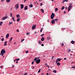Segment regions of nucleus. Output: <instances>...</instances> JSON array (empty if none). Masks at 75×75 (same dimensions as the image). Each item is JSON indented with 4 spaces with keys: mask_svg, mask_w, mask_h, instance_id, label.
Masks as SVG:
<instances>
[{
    "mask_svg": "<svg viewBox=\"0 0 75 75\" xmlns=\"http://www.w3.org/2000/svg\"><path fill=\"white\" fill-rule=\"evenodd\" d=\"M6 53V50L4 49H3L1 51V54H0V55H2V56H3L4 55V54Z\"/></svg>",
    "mask_w": 75,
    "mask_h": 75,
    "instance_id": "obj_1",
    "label": "nucleus"
},
{
    "mask_svg": "<svg viewBox=\"0 0 75 75\" xmlns=\"http://www.w3.org/2000/svg\"><path fill=\"white\" fill-rule=\"evenodd\" d=\"M55 16V14L53 13H52L51 16V19H53Z\"/></svg>",
    "mask_w": 75,
    "mask_h": 75,
    "instance_id": "obj_2",
    "label": "nucleus"
},
{
    "mask_svg": "<svg viewBox=\"0 0 75 75\" xmlns=\"http://www.w3.org/2000/svg\"><path fill=\"white\" fill-rule=\"evenodd\" d=\"M71 8H72V6L69 5L68 8V11H69L71 10Z\"/></svg>",
    "mask_w": 75,
    "mask_h": 75,
    "instance_id": "obj_3",
    "label": "nucleus"
},
{
    "mask_svg": "<svg viewBox=\"0 0 75 75\" xmlns=\"http://www.w3.org/2000/svg\"><path fill=\"white\" fill-rule=\"evenodd\" d=\"M7 18H8V16H7L4 17L2 18L1 20H6V19H7Z\"/></svg>",
    "mask_w": 75,
    "mask_h": 75,
    "instance_id": "obj_4",
    "label": "nucleus"
},
{
    "mask_svg": "<svg viewBox=\"0 0 75 75\" xmlns=\"http://www.w3.org/2000/svg\"><path fill=\"white\" fill-rule=\"evenodd\" d=\"M15 6L16 7V8H17V9L19 7V4H18V3Z\"/></svg>",
    "mask_w": 75,
    "mask_h": 75,
    "instance_id": "obj_5",
    "label": "nucleus"
},
{
    "mask_svg": "<svg viewBox=\"0 0 75 75\" xmlns=\"http://www.w3.org/2000/svg\"><path fill=\"white\" fill-rule=\"evenodd\" d=\"M40 61H41V60L40 59H38L36 61V64H39L40 62Z\"/></svg>",
    "mask_w": 75,
    "mask_h": 75,
    "instance_id": "obj_6",
    "label": "nucleus"
},
{
    "mask_svg": "<svg viewBox=\"0 0 75 75\" xmlns=\"http://www.w3.org/2000/svg\"><path fill=\"white\" fill-rule=\"evenodd\" d=\"M61 60V59H59V58H58L56 59V62L57 63V62H58V61H60Z\"/></svg>",
    "mask_w": 75,
    "mask_h": 75,
    "instance_id": "obj_7",
    "label": "nucleus"
},
{
    "mask_svg": "<svg viewBox=\"0 0 75 75\" xmlns=\"http://www.w3.org/2000/svg\"><path fill=\"white\" fill-rule=\"evenodd\" d=\"M20 6H21V9H23V8H24V5L23 4L22 5V4H21L20 5Z\"/></svg>",
    "mask_w": 75,
    "mask_h": 75,
    "instance_id": "obj_8",
    "label": "nucleus"
},
{
    "mask_svg": "<svg viewBox=\"0 0 75 75\" xmlns=\"http://www.w3.org/2000/svg\"><path fill=\"white\" fill-rule=\"evenodd\" d=\"M52 24H55V20L54 19H53L51 21Z\"/></svg>",
    "mask_w": 75,
    "mask_h": 75,
    "instance_id": "obj_9",
    "label": "nucleus"
},
{
    "mask_svg": "<svg viewBox=\"0 0 75 75\" xmlns=\"http://www.w3.org/2000/svg\"><path fill=\"white\" fill-rule=\"evenodd\" d=\"M35 27H36V25H33L32 27V28L33 30H34L35 29Z\"/></svg>",
    "mask_w": 75,
    "mask_h": 75,
    "instance_id": "obj_10",
    "label": "nucleus"
},
{
    "mask_svg": "<svg viewBox=\"0 0 75 75\" xmlns=\"http://www.w3.org/2000/svg\"><path fill=\"white\" fill-rule=\"evenodd\" d=\"M9 37V34H7L6 35V38H8Z\"/></svg>",
    "mask_w": 75,
    "mask_h": 75,
    "instance_id": "obj_11",
    "label": "nucleus"
},
{
    "mask_svg": "<svg viewBox=\"0 0 75 75\" xmlns=\"http://www.w3.org/2000/svg\"><path fill=\"white\" fill-rule=\"evenodd\" d=\"M28 9V8H27V6H26L25 7H24V10H27Z\"/></svg>",
    "mask_w": 75,
    "mask_h": 75,
    "instance_id": "obj_12",
    "label": "nucleus"
},
{
    "mask_svg": "<svg viewBox=\"0 0 75 75\" xmlns=\"http://www.w3.org/2000/svg\"><path fill=\"white\" fill-rule=\"evenodd\" d=\"M44 39H45V38L42 37L41 38V41H44Z\"/></svg>",
    "mask_w": 75,
    "mask_h": 75,
    "instance_id": "obj_13",
    "label": "nucleus"
},
{
    "mask_svg": "<svg viewBox=\"0 0 75 75\" xmlns=\"http://www.w3.org/2000/svg\"><path fill=\"white\" fill-rule=\"evenodd\" d=\"M4 45L5 46L7 45V41H5L4 43Z\"/></svg>",
    "mask_w": 75,
    "mask_h": 75,
    "instance_id": "obj_14",
    "label": "nucleus"
},
{
    "mask_svg": "<svg viewBox=\"0 0 75 75\" xmlns=\"http://www.w3.org/2000/svg\"><path fill=\"white\" fill-rule=\"evenodd\" d=\"M71 44H74V43H75V42L73 40H72L71 42Z\"/></svg>",
    "mask_w": 75,
    "mask_h": 75,
    "instance_id": "obj_15",
    "label": "nucleus"
},
{
    "mask_svg": "<svg viewBox=\"0 0 75 75\" xmlns=\"http://www.w3.org/2000/svg\"><path fill=\"white\" fill-rule=\"evenodd\" d=\"M19 60H20V59H19V58L16 59H15L14 60V62H15V61H19Z\"/></svg>",
    "mask_w": 75,
    "mask_h": 75,
    "instance_id": "obj_16",
    "label": "nucleus"
},
{
    "mask_svg": "<svg viewBox=\"0 0 75 75\" xmlns=\"http://www.w3.org/2000/svg\"><path fill=\"white\" fill-rule=\"evenodd\" d=\"M41 12H42V13H44V10H43L42 9H41Z\"/></svg>",
    "mask_w": 75,
    "mask_h": 75,
    "instance_id": "obj_17",
    "label": "nucleus"
},
{
    "mask_svg": "<svg viewBox=\"0 0 75 75\" xmlns=\"http://www.w3.org/2000/svg\"><path fill=\"white\" fill-rule=\"evenodd\" d=\"M13 40V37H11V38H10V40L9 41L10 42H11V40Z\"/></svg>",
    "mask_w": 75,
    "mask_h": 75,
    "instance_id": "obj_18",
    "label": "nucleus"
},
{
    "mask_svg": "<svg viewBox=\"0 0 75 75\" xmlns=\"http://www.w3.org/2000/svg\"><path fill=\"white\" fill-rule=\"evenodd\" d=\"M64 8H65L64 6H63L61 8V10H63Z\"/></svg>",
    "mask_w": 75,
    "mask_h": 75,
    "instance_id": "obj_19",
    "label": "nucleus"
},
{
    "mask_svg": "<svg viewBox=\"0 0 75 75\" xmlns=\"http://www.w3.org/2000/svg\"><path fill=\"white\" fill-rule=\"evenodd\" d=\"M20 15L18 14L17 15H16V17H17V18H19V17H20Z\"/></svg>",
    "mask_w": 75,
    "mask_h": 75,
    "instance_id": "obj_20",
    "label": "nucleus"
},
{
    "mask_svg": "<svg viewBox=\"0 0 75 75\" xmlns=\"http://www.w3.org/2000/svg\"><path fill=\"white\" fill-rule=\"evenodd\" d=\"M20 20V18H18L17 20V21H18H18H19Z\"/></svg>",
    "mask_w": 75,
    "mask_h": 75,
    "instance_id": "obj_21",
    "label": "nucleus"
},
{
    "mask_svg": "<svg viewBox=\"0 0 75 75\" xmlns=\"http://www.w3.org/2000/svg\"><path fill=\"white\" fill-rule=\"evenodd\" d=\"M2 24H3V22H0V25H2Z\"/></svg>",
    "mask_w": 75,
    "mask_h": 75,
    "instance_id": "obj_22",
    "label": "nucleus"
},
{
    "mask_svg": "<svg viewBox=\"0 0 75 75\" xmlns=\"http://www.w3.org/2000/svg\"><path fill=\"white\" fill-rule=\"evenodd\" d=\"M6 1L7 3H9L10 2V0H6Z\"/></svg>",
    "mask_w": 75,
    "mask_h": 75,
    "instance_id": "obj_23",
    "label": "nucleus"
},
{
    "mask_svg": "<svg viewBox=\"0 0 75 75\" xmlns=\"http://www.w3.org/2000/svg\"><path fill=\"white\" fill-rule=\"evenodd\" d=\"M58 8H56L55 9V12L57 11H58Z\"/></svg>",
    "mask_w": 75,
    "mask_h": 75,
    "instance_id": "obj_24",
    "label": "nucleus"
},
{
    "mask_svg": "<svg viewBox=\"0 0 75 75\" xmlns=\"http://www.w3.org/2000/svg\"><path fill=\"white\" fill-rule=\"evenodd\" d=\"M57 65H58V66H59V65H60V63H59V62H57Z\"/></svg>",
    "mask_w": 75,
    "mask_h": 75,
    "instance_id": "obj_25",
    "label": "nucleus"
},
{
    "mask_svg": "<svg viewBox=\"0 0 75 75\" xmlns=\"http://www.w3.org/2000/svg\"><path fill=\"white\" fill-rule=\"evenodd\" d=\"M50 38H51V37H47V39L48 40H50Z\"/></svg>",
    "mask_w": 75,
    "mask_h": 75,
    "instance_id": "obj_26",
    "label": "nucleus"
},
{
    "mask_svg": "<svg viewBox=\"0 0 75 75\" xmlns=\"http://www.w3.org/2000/svg\"><path fill=\"white\" fill-rule=\"evenodd\" d=\"M12 19L13 20V21H16L14 20V17H12Z\"/></svg>",
    "mask_w": 75,
    "mask_h": 75,
    "instance_id": "obj_27",
    "label": "nucleus"
},
{
    "mask_svg": "<svg viewBox=\"0 0 75 75\" xmlns=\"http://www.w3.org/2000/svg\"><path fill=\"white\" fill-rule=\"evenodd\" d=\"M53 72L54 73H57V71L55 70H54L53 71Z\"/></svg>",
    "mask_w": 75,
    "mask_h": 75,
    "instance_id": "obj_28",
    "label": "nucleus"
},
{
    "mask_svg": "<svg viewBox=\"0 0 75 75\" xmlns=\"http://www.w3.org/2000/svg\"><path fill=\"white\" fill-rule=\"evenodd\" d=\"M10 14H11L10 15V17H12V16H13V14H12V13H10Z\"/></svg>",
    "mask_w": 75,
    "mask_h": 75,
    "instance_id": "obj_29",
    "label": "nucleus"
},
{
    "mask_svg": "<svg viewBox=\"0 0 75 75\" xmlns=\"http://www.w3.org/2000/svg\"><path fill=\"white\" fill-rule=\"evenodd\" d=\"M37 58L35 57L34 59V60H36L37 61Z\"/></svg>",
    "mask_w": 75,
    "mask_h": 75,
    "instance_id": "obj_30",
    "label": "nucleus"
},
{
    "mask_svg": "<svg viewBox=\"0 0 75 75\" xmlns=\"http://www.w3.org/2000/svg\"><path fill=\"white\" fill-rule=\"evenodd\" d=\"M41 42H42L41 41H39V43L40 44H41Z\"/></svg>",
    "mask_w": 75,
    "mask_h": 75,
    "instance_id": "obj_31",
    "label": "nucleus"
},
{
    "mask_svg": "<svg viewBox=\"0 0 75 75\" xmlns=\"http://www.w3.org/2000/svg\"><path fill=\"white\" fill-rule=\"evenodd\" d=\"M44 35V34H43L41 35V37H43V36Z\"/></svg>",
    "mask_w": 75,
    "mask_h": 75,
    "instance_id": "obj_32",
    "label": "nucleus"
},
{
    "mask_svg": "<svg viewBox=\"0 0 75 75\" xmlns=\"http://www.w3.org/2000/svg\"><path fill=\"white\" fill-rule=\"evenodd\" d=\"M41 72V69H39L38 71V73H40Z\"/></svg>",
    "mask_w": 75,
    "mask_h": 75,
    "instance_id": "obj_33",
    "label": "nucleus"
},
{
    "mask_svg": "<svg viewBox=\"0 0 75 75\" xmlns=\"http://www.w3.org/2000/svg\"><path fill=\"white\" fill-rule=\"evenodd\" d=\"M4 38H2L1 39V41H4Z\"/></svg>",
    "mask_w": 75,
    "mask_h": 75,
    "instance_id": "obj_34",
    "label": "nucleus"
},
{
    "mask_svg": "<svg viewBox=\"0 0 75 75\" xmlns=\"http://www.w3.org/2000/svg\"><path fill=\"white\" fill-rule=\"evenodd\" d=\"M42 31V28L40 30V32L41 33Z\"/></svg>",
    "mask_w": 75,
    "mask_h": 75,
    "instance_id": "obj_35",
    "label": "nucleus"
},
{
    "mask_svg": "<svg viewBox=\"0 0 75 75\" xmlns=\"http://www.w3.org/2000/svg\"><path fill=\"white\" fill-rule=\"evenodd\" d=\"M32 68L33 69L34 68V66H32Z\"/></svg>",
    "mask_w": 75,
    "mask_h": 75,
    "instance_id": "obj_36",
    "label": "nucleus"
},
{
    "mask_svg": "<svg viewBox=\"0 0 75 75\" xmlns=\"http://www.w3.org/2000/svg\"><path fill=\"white\" fill-rule=\"evenodd\" d=\"M64 1H66V2H68V0H64Z\"/></svg>",
    "mask_w": 75,
    "mask_h": 75,
    "instance_id": "obj_37",
    "label": "nucleus"
},
{
    "mask_svg": "<svg viewBox=\"0 0 75 75\" xmlns=\"http://www.w3.org/2000/svg\"><path fill=\"white\" fill-rule=\"evenodd\" d=\"M65 10H67V9H68V7H67L66 6L65 7Z\"/></svg>",
    "mask_w": 75,
    "mask_h": 75,
    "instance_id": "obj_38",
    "label": "nucleus"
},
{
    "mask_svg": "<svg viewBox=\"0 0 75 75\" xmlns=\"http://www.w3.org/2000/svg\"><path fill=\"white\" fill-rule=\"evenodd\" d=\"M30 7H33V4H31L30 5Z\"/></svg>",
    "mask_w": 75,
    "mask_h": 75,
    "instance_id": "obj_39",
    "label": "nucleus"
},
{
    "mask_svg": "<svg viewBox=\"0 0 75 75\" xmlns=\"http://www.w3.org/2000/svg\"><path fill=\"white\" fill-rule=\"evenodd\" d=\"M72 3H71L70 4L69 6H72Z\"/></svg>",
    "mask_w": 75,
    "mask_h": 75,
    "instance_id": "obj_40",
    "label": "nucleus"
},
{
    "mask_svg": "<svg viewBox=\"0 0 75 75\" xmlns=\"http://www.w3.org/2000/svg\"><path fill=\"white\" fill-rule=\"evenodd\" d=\"M29 34H30V33H27V35H29Z\"/></svg>",
    "mask_w": 75,
    "mask_h": 75,
    "instance_id": "obj_41",
    "label": "nucleus"
},
{
    "mask_svg": "<svg viewBox=\"0 0 75 75\" xmlns=\"http://www.w3.org/2000/svg\"><path fill=\"white\" fill-rule=\"evenodd\" d=\"M61 30H62V31H64V28H62V29H61Z\"/></svg>",
    "mask_w": 75,
    "mask_h": 75,
    "instance_id": "obj_42",
    "label": "nucleus"
},
{
    "mask_svg": "<svg viewBox=\"0 0 75 75\" xmlns=\"http://www.w3.org/2000/svg\"><path fill=\"white\" fill-rule=\"evenodd\" d=\"M24 75H27V73H26L24 74Z\"/></svg>",
    "mask_w": 75,
    "mask_h": 75,
    "instance_id": "obj_43",
    "label": "nucleus"
},
{
    "mask_svg": "<svg viewBox=\"0 0 75 75\" xmlns=\"http://www.w3.org/2000/svg\"><path fill=\"white\" fill-rule=\"evenodd\" d=\"M34 61H33L32 62V65H33V64H34Z\"/></svg>",
    "mask_w": 75,
    "mask_h": 75,
    "instance_id": "obj_44",
    "label": "nucleus"
},
{
    "mask_svg": "<svg viewBox=\"0 0 75 75\" xmlns=\"http://www.w3.org/2000/svg\"><path fill=\"white\" fill-rule=\"evenodd\" d=\"M11 23L10 22L9 23V25H11Z\"/></svg>",
    "mask_w": 75,
    "mask_h": 75,
    "instance_id": "obj_45",
    "label": "nucleus"
},
{
    "mask_svg": "<svg viewBox=\"0 0 75 75\" xmlns=\"http://www.w3.org/2000/svg\"><path fill=\"white\" fill-rule=\"evenodd\" d=\"M40 6H42V3H40Z\"/></svg>",
    "mask_w": 75,
    "mask_h": 75,
    "instance_id": "obj_46",
    "label": "nucleus"
},
{
    "mask_svg": "<svg viewBox=\"0 0 75 75\" xmlns=\"http://www.w3.org/2000/svg\"><path fill=\"white\" fill-rule=\"evenodd\" d=\"M24 39H23V40H22V39H21V42H23V41H24Z\"/></svg>",
    "mask_w": 75,
    "mask_h": 75,
    "instance_id": "obj_47",
    "label": "nucleus"
},
{
    "mask_svg": "<svg viewBox=\"0 0 75 75\" xmlns=\"http://www.w3.org/2000/svg\"><path fill=\"white\" fill-rule=\"evenodd\" d=\"M61 46H64V43H62L61 44Z\"/></svg>",
    "mask_w": 75,
    "mask_h": 75,
    "instance_id": "obj_48",
    "label": "nucleus"
},
{
    "mask_svg": "<svg viewBox=\"0 0 75 75\" xmlns=\"http://www.w3.org/2000/svg\"><path fill=\"white\" fill-rule=\"evenodd\" d=\"M71 50L70 49H69L68 51V52H70L71 51Z\"/></svg>",
    "mask_w": 75,
    "mask_h": 75,
    "instance_id": "obj_49",
    "label": "nucleus"
},
{
    "mask_svg": "<svg viewBox=\"0 0 75 75\" xmlns=\"http://www.w3.org/2000/svg\"><path fill=\"white\" fill-rule=\"evenodd\" d=\"M41 58V57H39L37 59H39V58Z\"/></svg>",
    "mask_w": 75,
    "mask_h": 75,
    "instance_id": "obj_50",
    "label": "nucleus"
},
{
    "mask_svg": "<svg viewBox=\"0 0 75 75\" xmlns=\"http://www.w3.org/2000/svg\"><path fill=\"white\" fill-rule=\"evenodd\" d=\"M16 31H17V32H19V30H18L17 29L16 30Z\"/></svg>",
    "mask_w": 75,
    "mask_h": 75,
    "instance_id": "obj_51",
    "label": "nucleus"
},
{
    "mask_svg": "<svg viewBox=\"0 0 75 75\" xmlns=\"http://www.w3.org/2000/svg\"><path fill=\"white\" fill-rule=\"evenodd\" d=\"M26 53H28V51L27 50L25 52Z\"/></svg>",
    "mask_w": 75,
    "mask_h": 75,
    "instance_id": "obj_52",
    "label": "nucleus"
},
{
    "mask_svg": "<svg viewBox=\"0 0 75 75\" xmlns=\"http://www.w3.org/2000/svg\"><path fill=\"white\" fill-rule=\"evenodd\" d=\"M5 0H1V2H3V1H4Z\"/></svg>",
    "mask_w": 75,
    "mask_h": 75,
    "instance_id": "obj_53",
    "label": "nucleus"
},
{
    "mask_svg": "<svg viewBox=\"0 0 75 75\" xmlns=\"http://www.w3.org/2000/svg\"><path fill=\"white\" fill-rule=\"evenodd\" d=\"M1 68H3V66H1L0 67Z\"/></svg>",
    "mask_w": 75,
    "mask_h": 75,
    "instance_id": "obj_54",
    "label": "nucleus"
},
{
    "mask_svg": "<svg viewBox=\"0 0 75 75\" xmlns=\"http://www.w3.org/2000/svg\"><path fill=\"white\" fill-rule=\"evenodd\" d=\"M47 67H48V68H50V67L49 66V65H47Z\"/></svg>",
    "mask_w": 75,
    "mask_h": 75,
    "instance_id": "obj_55",
    "label": "nucleus"
},
{
    "mask_svg": "<svg viewBox=\"0 0 75 75\" xmlns=\"http://www.w3.org/2000/svg\"><path fill=\"white\" fill-rule=\"evenodd\" d=\"M58 20V19H55V21H57Z\"/></svg>",
    "mask_w": 75,
    "mask_h": 75,
    "instance_id": "obj_56",
    "label": "nucleus"
},
{
    "mask_svg": "<svg viewBox=\"0 0 75 75\" xmlns=\"http://www.w3.org/2000/svg\"><path fill=\"white\" fill-rule=\"evenodd\" d=\"M64 14H65V13H66V11H64Z\"/></svg>",
    "mask_w": 75,
    "mask_h": 75,
    "instance_id": "obj_57",
    "label": "nucleus"
},
{
    "mask_svg": "<svg viewBox=\"0 0 75 75\" xmlns=\"http://www.w3.org/2000/svg\"><path fill=\"white\" fill-rule=\"evenodd\" d=\"M41 46L43 47V46H44V44H42Z\"/></svg>",
    "mask_w": 75,
    "mask_h": 75,
    "instance_id": "obj_58",
    "label": "nucleus"
},
{
    "mask_svg": "<svg viewBox=\"0 0 75 75\" xmlns=\"http://www.w3.org/2000/svg\"><path fill=\"white\" fill-rule=\"evenodd\" d=\"M64 0H63V3H64V2H65V1H64Z\"/></svg>",
    "mask_w": 75,
    "mask_h": 75,
    "instance_id": "obj_59",
    "label": "nucleus"
},
{
    "mask_svg": "<svg viewBox=\"0 0 75 75\" xmlns=\"http://www.w3.org/2000/svg\"><path fill=\"white\" fill-rule=\"evenodd\" d=\"M64 60H66L67 59V58H64Z\"/></svg>",
    "mask_w": 75,
    "mask_h": 75,
    "instance_id": "obj_60",
    "label": "nucleus"
},
{
    "mask_svg": "<svg viewBox=\"0 0 75 75\" xmlns=\"http://www.w3.org/2000/svg\"><path fill=\"white\" fill-rule=\"evenodd\" d=\"M71 68H75V67H71Z\"/></svg>",
    "mask_w": 75,
    "mask_h": 75,
    "instance_id": "obj_61",
    "label": "nucleus"
},
{
    "mask_svg": "<svg viewBox=\"0 0 75 75\" xmlns=\"http://www.w3.org/2000/svg\"><path fill=\"white\" fill-rule=\"evenodd\" d=\"M13 65V66H12L13 68H14V65Z\"/></svg>",
    "mask_w": 75,
    "mask_h": 75,
    "instance_id": "obj_62",
    "label": "nucleus"
},
{
    "mask_svg": "<svg viewBox=\"0 0 75 75\" xmlns=\"http://www.w3.org/2000/svg\"><path fill=\"white\" fill-rule=\"evenodd\" d=\"M46 75H49V74H48V73H47V74H46Z\"/></svg>",
    "mask_w": 75,
    "mask_h": 75,
    "instance_id": "obj_63",
    "label": "nucleus"
},
{
    "mask_svg": "<svg viewBox=\"0 0 75 75\" xmlns=\"http://www.w3.org/2000/svg\"><path fill=\"white\" fill-rule=\"evenodd\" d=\"M16 63H18V61H16Z\"/></svg>",
    "mask_w": 75,
    "mask_h": 75,
    "instance_id": "obj_64",
    "label": "nucleus"
}]
</instances>
